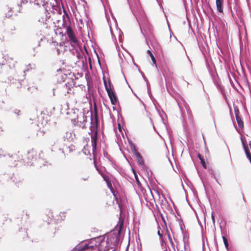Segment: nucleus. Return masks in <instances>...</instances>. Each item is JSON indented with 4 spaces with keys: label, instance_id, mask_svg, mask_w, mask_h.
<instances>
[{
    "label": "nucleus",
    "instance_id": "f257e3e1",
    "mask_svg": "<svg viewBox=\"0 0 251 251\" xmlns=\"http://www.w3.org/2000/svg\"><path fill=\"white\" fill-rule=\"evenodd\" d=\"M77 115L76 118L73 120V123L77 126L85 128L86 127V123L87 122V118L90 117L91 126L90 127V132L89 134L91 136L92 147H93V152L96 151L97 146L98 140V130L97 127L99 124V118L97 109L96 106L94 107V113L92 111H87L86 113L85 111H79L76 109Z\"/></svg>",
    "mask_w": 251,
    "mask_h": 251
},
{
    "label": "nucleus",
    "instance_id": "f03ea898",
    "mask_svg": "<svg viewBox=\"0 0 251 251\" xmlns=\"http://www.w3.org/2000/svg\"><path fill=\"white\" fill-rule=\"evenodd\" d=\"M99 251H107L111 249L105 236H100L91 239L89 241H83L76 246L71 251H84L94 249Z\"/></svg>",
    "mask_w": 251,
    "mask_h": 251
},
{
    "label": "nucleus",
    "instance_id": "7ed1b4c3",
    "mask_svg": "<svg viewBox=\"0 0 251 251\" xmlns=\"http://www.w3.org/2000/svg\"><path fill=\"white\" fill-rule=\"evenodd\" d=\"M123 227V223L119 224L113 231L107 234L106 240L110 246L111 249H113L118 244L120 240V235Z\"/></svg>",
    "mask_w": 251,
    "mask_h": 251
},
{
    "label": "nucleus",
    "instance_id": "20e7f679",
    "mask_svg": "<svg viewBox=\"0 0 251 251\" xmlns=\"http://www.w3.org/2000/svg\"><path fill=\"white\" fill-rule=\"evenodd\" d=\"M70 81H68L65 83L60 84L56 88V89H53V95H55V91H57L59 92L61 94L66 96L67 94L70 93L71 88L74 87L79 86V84H77L76 82L75 79H69Z\"/></svg>",
    "mask_w": 251,
    "mask_h": 251
},
{
    "label": "nucleus",
    "instance_id": "39448f33",
    "mask_svg": "<svg viewBox=\"0 0 251 251\" xmlns=\"http://www.w3.org/2000/svg\"><path fill=\"white\" fill-rule=\"evenodd\" d=\"M42 151H41V152L39 154V157L38 158H37V152L33 151L31 150L28 152L27 154V158L30 159H31L30 161H27V163L29 165H32L36 162L39 165H45V161L43 159V158L41 157V154H42Z\"/></svg>",
    "mask_w": 251,
    "mask_h": 251
},
{
    "label": "nucleus",
    "instance_id": "423d86ee",
    "mask_svg": "<svg viewBox=\"0 0 251 251\" xmlns=\"http://www.w3.org/2000/svg\"><path fill=\"white\" fill-rule=\"evenodd\" d=\"M206 67L212 77L213 82L217 87L219 88L221 91H222L223 87L220 84V81L218 76L214 64H206Z\"/></svg>",
    "mask_w": 251,
    "mask_h": 251
},
{
    "label": "nucleus",
    "instance_id": "0eeeda50",
    "mask_svg": "<svg viewBox=\"0 0 251 251\" xmlns=\"http://www.w3.org/2000/svg\"><path fill=\"white\" fill-rule=\"evenodd\" d=\"M177 104L179 106L181 116L184 119V115L185 113V109L186 110L188 114H189V107L188 104L185 102L183 98L181 96L177 95L175 98Z\"/></svg>",
    "mask_w": 251,
    "mask_h": 251
},
{
    "label": "nucleus",
    "instance_id": "6e6552de",
    "mask_svg": "<svg viewBox=\"0 0 251 251\" xmlns=\"http://www.w3.org/2000/svg\"><path fill=\"white\" fill-rule=\"evenodd\" d=\"M66 34L69 38V41L72 47L75 48L77 46L79 42L76 38V37L70 25L66 27Z\"/></svg>",
    "mask_w": 251,
    "mask_h": 251
},
{
    "label": "nucleus",
    "instance_id": "1a4fd4ad",
    "mask_svg": "<svg viewBox=\"0 0 251 251\" xmlns=\"http://www.w3.org/2000/svg\"><path fill=\"white\" fill-rule=\"evenodd\" d=\"M4 157L7 160V161L9 163L10 165L11 166H15L16 164H14L12 163L13 161H16V159L17 158V155L16 154L10 155L9 153H6V152L1 149H0V158Z\"/></svg>",
    "mask_w": 251,
    "mask_h": 251
},
{
    "label": "nucleus",
    "instance_id": "9d476101",
    "mask_svg": "<svg viewBox=\"0 0 251 251\" xmlns=\"http://www.w3.org/2000/svg\"><path fill=\"white\" fill-rule=\"evenodd\" d=\"M5 82L10 85H13L14 87H16L18 89L21 88L22 86L21 81L17 80L12 77H8L7 80L5 81Z\"/></svg>",
    "mask_w": 251,
    "mask_h": 251
},
{
    "label": "nucleus",
    "instance_id": "9b49d317",
    "mask_svg": "<svg viewBox=\"0 0 251 251\" xmlns=\"http://www.w3.org/2000/svg\"><path fill=\"white\" fill-rule=\"evenodd\" d=\"M96 150H97V148L96 149V151L94 152V153L93 152V150H92V153H93V154L94 156V163L95 164V166L96 170L100 174L101 176H102L103 175L105 174V169L104 167H102V166L99 167L96 163V156H97Z\"/></svg>",
    "mask_w": 251,
    "mask_h": 251
},
{
    "label": "nucleus",
    "instance_id": "f8f14e48",
    "mask_svg": "<svg viewBox=\"0 0 251 251\" xmlns=\"http://www.w3.org/2000/svg\"><path fill=\"white\" fill-rule=\"evenodd\" d=\"M107 93L111 100V103L113 105L116 104L118 101V99L113 89L107 91Z\"/></svg>",
    "mask_w": 251,
    "mask_h": 251
},
{
    "label": "nucleus",
    "instance_id": "ddd939ff",
    "mask_svg": "<svg viewBox=\"0 0 251 251\" xmlns=\"http://www.w3.org/2000/svg\"><path fill=\"white\" fill-rule=\"evenodd\" d=\"M103 81L106 92L113 89L109 78H106L105 76H103Z\"/></svg>",
    "mask_w": 251,
    "mask_h": 251
},
{
    "label": "nucleus",
    "instance_id": "4468645a",
    "mask_svg": "<svg viewBox=\"0 0 251 251\" xmlns=\"http://www.w3.org/2000/svg\"><path fill=\"white\" fill-rule=\"evenodd\" d=\"M132 151H133V153H134V154L135 155V156L136 157L138 164L141 166H143L144 165V160L142 158V156L140 154V153H139L136 150L135 146H134Z\"/></svg>",
    "mask_w": 251,
    "mask_h": 251
},
{
    "label": "nucleus",
    "instance_id": "2eb2a0df",
    "mask_svg": "<svg viewBox=\"0 0 251 251\" xmlns=\"http://www.w3.org/2000/svg\"><path fill=\"white\" fill-rule=\"evenodd\" d=\"M85 79L87 82L88 90L90 91L93 87V84L91 75L89 73H85Z\"/></svg>",
    "mask_w": 251,
    "mask_h": 251
},
{
    "label": "nucleus",
    "instance_id": "dca6fc26",
    "mask_svg": "<svg viewBox=\"0 0 251 251\" xmlns=\"http://www.w3.org/2000/svg\"><path fill=\"white\" fill-rule=\"evenodd\" d=\"M57 71L58 72H63V74H64V73L67 74V76H68L69 77L68 78L69 81H70V80H69V79H74L73 77L76 78V76L75 75L74 73H72L69 70H66L65 69H63V70L62 69H59L57 70Z\"/></svg>",
    "mask_w": 251,
    "mask_h": 251
},
{
    "label": "nucleus",
    "instance_id": "f3484780",
    "mask_svg": "<svg viewBox=\"0 0 251 251\" xmlns=\"http://www.w3.org/2000/svg\"><path fill=\"white\" fill-rule=\"evenodd\" d=\"M104 180L106 182L108 187L112 190V185L110 181V177L106 174L101 176Z\"/></svg>",
    "mask_w": 251,
    "mask_h": 251
},
{
    "label": "nucleus",
    "instance_id": "a211bd4d",
    "mask_svg": "<svg viewBox=\"0 0 251 251\" xmlns=\"http://www.w3.org/2000/svg\"><path fill=\"white\" fill-rule=\"evenodd\" d=\"M216 4L217 10L220 13H223L224 0H216Z\"/></svg>",
    "mask_w": 251,
    "mask_h": 251
},
{
    "label": "nucleus",
    "instance_id": "6ab92c4d",
    "mask_svg": "<svg viewBox=\"0 0 251 251\" xmlns=\"http://www.w3.org/2000/svg\"><path fill=\"white\" fill-rule=\"evenodd\" d=\"M124 59L122 58L123 63H131L133 62V59L129 54H126V55H123Z\"/></svg>",
    "mask_w": 251,
    "mask_h": 251
},
{
    "label": "nucleus",
    "instance_id": "aec40b11",
    "mask_svg": "<svg viewBox=\"0 0 251 251\" xmlns=\"http://www.w3.org/2000/svg\"><path fill=\"white\" fill-rule=\"evenodd\" d=\"M167 234L168 238L169 240L170 243L172 246V247L175 249V245L173 242V239L172 237L171 233L170 232V231L168 230V229L167 228L166 231V233Z\"/></svg>",
    "mask_w": 251,
    "mask_h": 251
},
{
    "label": "nucleus",
    "instance_id": "412c9836",
    "mask_svg": "<svg viewBox=\"0 0 251 251\" xmlns=\"http://www.w3.org/2000/svg\"><path fill=\"white\" fill-rule=\"evenodd\" d=\"M27 1L38 5H44L45 3V0H27Z\"/></svg>",
    "mask_w": 251,
    "mask_h": 251
},
{
    "label": "nucleus",
    "instance_id": "4be33fe9",
    "mask_svg": "<svg viewBox=\"0 0 251 251\" xmlns=\"http://www.w3.org/2000/svg\"><path fill=\"white\" fill-rule=\"evenodd\" d=\"M236 119L239 127L242 129L244 127V124L241 117H238L236 118Z\"/></svg>",
    "mask_w": 251,
    "mask_h": 251
},
{
    "label": "nucleus",
    "instance_id": "5701e85b",
    "mask_svg": "<svg viewBox=\"0 0 251 251\" xmlns=\"http://www.w3.org/2000/svg\"><path fill=\"white\" fill-rule=\"evenodd\" d=\"M241 140L242 142V144L243 145V148L245 150L248 148L246 143V139L245 137H244L243 136H241Z\"/></svg>",
    "mask_w": 251,
    "mask_h": 251
},
{
    "label": "nucleus",
    "instance_id": "b1692460",
    "mask_svg": "<svg viewBox=\"0 0 251 251\" xmlns=\"http://www.w3.org/2000/svg\"><path fill=\"white\" fill-rule=\"evenodd\" d=\"M107 158L109 160V163H110V164L116 170H118V166L116 164V163L112 160L109 157H107Z\"/></svg>",
    "mask_w": 251,
    "mask_h": 251
},
{
    "label": "nucleus",
    "instance_id": "393cba45",
    "mask_svg": "<svg viewBox=\"0 0 251 251\" xmlns=\"http://www.w3.org/2000/svg\"><path fill=\"white\" fill-rule=\"evenodd\" d=\"M134 64L138 68V70H139V72L141 74V75H142L143 78H144V80L146 82L147 85H148V83H149L147 77L145 76L144 73L140 71V69L139 68L138 66L136 64Z\"/></svg>",
    "mask_w": 251,
    "mask_h": 251
},
{
    "label": "nucleus",
    "instance_id": "a878e982",
    "mask_svg": "<svg viewBox=\"0 0 251 251\" xmlns=\"http://www.w3.org/2000/svg\"><path fill=\"white\" fill-rule=\"evenodd\" d=\"M244 151L247 156V157L249 159L251 163V153L249 150V148L245 150Z\"/></svg>",
    "mask_w": 251,
    "mask_h": 251
},
{
    "label": "nucleus",
    "instance_id": "bb28decb",
    "mask_svg": "<svg viewBox=\"0 0 251 251\" xmlns=\"http://www.w3.org/2000/svg\"><path fill=\"white\" fill-rule=\"evenodd\" d=\"M69 77L67 76V74L64 73V74L61 75V79L62 82H65L66 80L68 82V78Z\"/></svg>",
    "mask_w": 251,
    "mask_h": 251
},
{
    "label": "nucleus",
    "instance_id": "cd10ccee",
    "mask_svg": "<svg viewBox=\"0 0 251 251\" xmlns=\"http://www.w3.org/2000/svg\"><path fill=\"white\" fill-rule=\"evenodd\" d=\"M222 238H223V242H224V243L226 248V250H228V241H227V239L226 238V237L225 236H223Z\"/></svg>",
    "mask_w": 251,
    "mask_h": 251
},
{
    "label": "nucleus",
    "instance_id": "c85d7f7f",
    "mask_svg": "<svg viewBox=\"0 0 251 251\" xmlns=\"http://www.w3.org/2000/svg\"><path fill=\"white\" fill-rule=\"evenodd\" d=\"M209 173L211 175V176L215 179L216 181L218 183V184L221 185V184L218 181L217 178L216 177V176L214 174V171L213 170H211L209 171Z\"/></svg>",
    "mask_w": 251,
    "mask_h": 251
},
{
    "label": "nucleus",
    "instance_id": "c756f323",
    "mask_svg": "<svg viewBox=\"0 0 251 251\" xmlns=\"http://www.w3.org/2000/svg\"><path fill=\"white\" fill-rule=\"evenodd\" d=\"M147 53L149 55V56L151 57L152 61V63H156L155 58L154 57V56L152 54V53H151V52L150 50H148L147 51Z\"/></svg>",
    "mask_w": 251,
    "mask_h": 251
},
{
    "label": "nucleus",
    "instance_id": "7c9ffc66",
    "mask_svg": "<svg viewBox=\"0 0 251 251\" xmlns=\"http://www.w3.org/2000/svg\"><path fill=\"white\" fill-rule=\"evenodd\" d=\"M234 111L236 118L238 117H240L239 116V110L237 106H234Z\"/></svg>",
    "mask_w": 251,
    "mask_h": 251
},
{
    "label": "nucleus",
    "instance_id": "2f4dec72",
    "mask_svg": "<svg viewBox=\"0 0 251 251\" xmlns=\"http://www.w3.org/2000/svg\"><path fill=\"white\" fill-rule=\"evenodd\" d=\"M157 234H158V236H159L160 240L162 241V246H163V238H162L163 234H162V233H161L160 230H158Z\"/></svg>",
    "mask_w": 251,
    "mask_h": 251
},
{
    "label": "nucleus",
    "instance_id": "473e14b6",
    "mask_svg": "<svg viewBox=\"0 0 251 251\" xmlns=\"http://www.w3.org/2000/svg\"><path fill=\"white\" fill-rule=\"evenodd\" d=\"M153 65H154V66L156 67V68L157 69V70L158 71H159V70H160L161 72H162V71L161 69V66H162V64L155 63V64H153Z\"/></svg>",
    "mask_w": 251,
    "mask_h": 251
},
{
    "label": "nucleus",
    "instance_id": "72a5a7b5",
    "mask_svg": "<svg viewBox=\"0 0 251 251\" xmlns=\"http://www.w3.org/2000/svg\"><path fill=\"white\" fill-rule=\"evenodd\" d=\"M75 75L76 76V78L75 77V79H78L79 77H81L83 76V73H78L77 74Z\"/></svg>",
    "mask_w": 251,
    "mask_h": 251
},
{
    "label": "nucleus",
    "instance_id": "f704fd0d",
    "mask_svg": "<svg viewBox=\"0 0 251 251\" xmlns=\"http://www.w3.org/2000/svg\"><path fill=\"white\" fill-rule=\"evenodd\" d=\"M199 157L201 160V162L203 167L204 168H206V165L205 164V162H204V160L201 158V156L200 155H199Z\"/></svg>",
    "mask_w": 251,
    "mask_h": 251
},
{
    "label": "nucleus",
    "instance_id": "c9c22d12",
    "mask_svg": "<svg viewBox=\"0 0 251 251\" xmlns=\"http://www.w3.org/2000/svg\"><path fill=\"white\" fill-rule=\"evenodd\" d=\"M14 113L17 115H19L21 114V111L20 110H19V109H15L14 110Z\"/></svg>",
    "mask_w": 251,
    "mask_h": 251
},
{
    "label": "nucleus",
    "instance_id": "e433bc0d",
    "mask_svg": "<svg viewBox=\"0 0 251 251\" xmlns=\"http://www.w3.org/2000/svg\"><path fill=\"white\" fill-rule=\"evenodd\" d=\"M160 117H161V119H162V122H163V124H164L165 125H166V123H165V121H164V118H163V115H161V114H160Z\"/></svg>",
    "mask_w": 251,
    "mask_h": 251
},
{
    "label": "nucleus",
    "instance_id": "4c0bfd02",
    "mask_svg": "<svg viewBox=\"0 0 251 251\" xmlns=\"http://www.w3.org/2000/svg\"><path fill=\"white\" fill-rule=\"evenodd\" d=\"M89 62L88 63H92V62H94L93 60H92L91 58L89 56L88 57Z\"/></svg>",
    "mask_w": 251,
    "mask_h": 251
},
{
    "label": "nucleus",
    "instance_id": "58836bf2",
    "mask_svg": "<svg viewBox=\"0 0 251 251\" xmlns=\"http://www.w3.org/2000/svg\"><path fill=\"white\" fill-rule=\"evenodd\" d=\"M65 15H66V17L69 20V21H70V18H69V15H68V14L67 13V12L65 11Z\"/></svg>",
    "mask_w": 251,
    "mask_h": 251
},
{
    "label": "nucleus",
    "instance_id": "ea45409f",
    "mask_svg": "<svg viewBox=\"0 0 251 251\" xmlns=\"http://www.w3.org/2000/svg\"><path fill=\"white\" fill-rule=\"evenodd\" d=\"M240 64V65L242 67H243V64H244V65H246L248 67H249V65H248V64H242V63H240V64Z\"/></svg>",
    "mask_w": 251,
    "mask_h": 251
},
{
    "label": "nucleus",
    "instance_id": "a19ab883",
    "mask_svg": "<svg viewBox=\"0 0 251 251\" xmlns=\"http://www.w3.org/2000/svg\"><path fill=\"white\" fill-rule=\"evenodd\" d=\"M89 67L91 70H92V64H89Z\"/></svg>",
    "mask_w": 251,
    "mask_h": 251
},
{
    "label": "nucleus",
    "instance_id": "79ce46f5",
    "mask_svg": "<svg viewBox=\"0 0 251 251\" xmlns=\"http://www.w3.org/2000/svg\"><path fill=\"white\" fill-rule=\"evenodd\" d=\"M212 221H213V222L214 223L215 222V219H214V217L213 215H212Z\"/></svg>",
    "mask_w": 251,
    "mask_h": 251
},
{
    "label": "nucleus",
    "instance_id": "37998d69",
    "mask_svg": "<svg viewBox=\"0 0 251 251\" xmlns=\"http://www.w3.org/2000/svg\"><path fill=\"white\" fill-rule=\"evenodd\" d=\"M111 192H112V193L113 194V195L116 197L115 196V192L113 191V188L112 189V190H111ZM115 199H117V197H115Z\"/></svg>",
    "mask_w": 251,
    "mask_h": 251
},
{
    "label": "nucleus",
    "instance_id": "c03bdc74",
    "mask_svg": "<svg viewBox=\"0 0 251 251\" xmlns=\"http://www.w3.org/2000/svg\"><path fill=\"white\" fill-rule=\"evenodd\" d=\"M96 56H97V57L98 62H99V63H100V60H99V57H98V54H96Z\"/></svg>",
    "mask_w": 251,
    "mask_h": 251
},
{
    "label": "nucleus",
    "instance_id": "a18cd8bd",
    "mask_svg": "<svg viewBox=\"0 0 251 251\" xmlns=\"http://www.w3.org/2000/svg\"><path fill=\"white\" fill-rule=\"evenodd\" d=\"M3 131V129H2V127L0 126V134L1 133V132Z\"/></svg>",
    "mask_w": 251,
    "mask_h": 251
},
{
    "label": "nucleus",
    "instance_id": "49530a36",
    "mask_svg": "<svg viewBox=\"0 0 251 251\" xmlns=\"http://www.w3.org/2000/svg\"><path fill=\"white\" fill-rule=\"evenodd\" d=\"M82 179L83 180H87L88 179V177H86V178L84 177V178H82Z\"/></svg>",
    "mask_w": 251,
    "mask_h": 251
},
{
    "label": "nucleus",
    "instance_id": "de8ad7c7",
    "mask_svg": "<svg viewBox=\"0 0 251 251\" xmlns=\"http://www.w3.org/2000/svg\"><path fill=\"white\" fill-rule=\"evenodd\" d=\"M57 51L58 52V54H59L60 53H59V50L58 49H57Z\"/></svg>",
    "mask_w": 251,
    "mask_h": 251
},
{
    "label": "nucleus",
    "instance_id": "09e8293b",
    "mask_svg": "<svg viewBox=\"0 0 251 251\" xmlns=\"http://www.w3.org/2000/svg\"><path fill=\"white\" fill-rule=\"evenodd\" d=\"M3 65H4V64H1V63H0V68H1V66H2Z\"/></svg>",
    "mask_w": 251,
    "mask_h": 251
},
{
    "label": "nucleus",
    "instance_id": "8fccbe9b",
    "mask_svg": "<svg viewBox=\"0 0 251 251\" xmlns=\"http://www.w3.org/2000/svg\"><path fill=\"white\" fill-rule=\"evenodd\" d=\"M135 177H136V180H137V181H138V179H137V177L136 175H135Z\"/></svg>",
    "mask_w": 251,
    "mask_h": 251
},
{
    "label": "nucleus",
    "instance_id": "3c124183",
    "mask_svg": "<svg viewBox=\"0 0 251 251\" xmlns=\"http://www.w3.org/2000/svg\"><path fill=\"white\" fill-rule=\"evenodd\" d=\"M101 64H101V63L99 64V65H100V67H101Z\"/></svg>",
    "mask_w": 251,
    "mask_h": 251
},
{
    "label": "nucleus",
    "instance_id": "603ef678",
    "mask_svg": "<svg viewBox=\"0 0 251 251\" xmlns=\"http://www.w3.org/2000/svg\"><path fill=\"white\" fill-rule=\"evenodd\" d=\"M84 153L85 154H87V152H86V151H84Z\"/></svg>",
    "mask_w": 251,
    "mask_h": 251
}]
</instances>
